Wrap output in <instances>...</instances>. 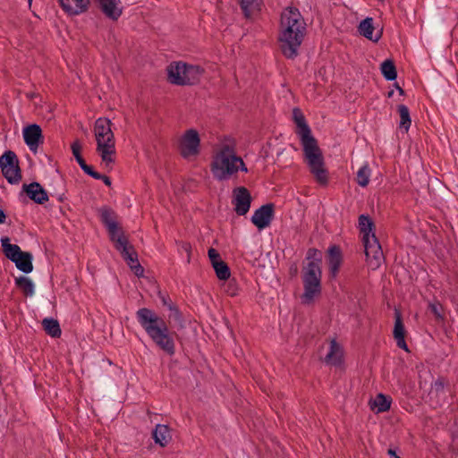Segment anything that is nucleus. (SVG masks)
I'll return each instance as SVG.
<instances>
[{
    "label": "nucleus",
    "mask_w": 458,
    "mask_h": 458,
    "mask_svg": "<svg viewBox=\"0 0 458 458\" xmlns=\"http://www.w3.org/2000/svg\"><path fill=\"white\" fill-rule=\"evenodd\" d=\"M28 2H29V5L30 6L31 3H32V0H28Z\"/></svg>",
    "instance_id": "55"
},
{
    "label": "nucleus",
    "mask_w": 458,
    "mask_h": 458,
    "mask_svg": "<svg viewBox=\"0 0 458 458\" xmlns=\"http://www.w3.org/2000/svg\"><path fill=\"white\" fill-rule=\"evenodd\" d=\"M77 163L79 164L81 170L88 175H91V174L95 171L93 166L88 165L83 158V157H79L76 158Z\"/></svg>",
    "instance_id": "37"
},
{
    "label": "nucleus",
    "mask_w": 458,
    "mask_h": 458,
    "mask_svg": "<svg viewBox=\"0 0 458 458\" xmlns=\"http://www.w3.org/2000/svg\"><path fill=\"white\" fill-rule=\"evenodd\" d=\"M62 9L69 15L74 16L86 13L90 0H58Z\"/></svg>",
    "instance_id": "17"
},
{
    "label": "nucleus",
    "mask_w": 458,
    "mask_h": 458,
    "mask_svg": "<svg viewBox=\"0 0 458 458\" xmlns=\"http://www.w3.org/2000/svg\"><path fill=\"white\" fill-rule=\"evenodd\" d=\"M204 73V69L199 65H192L186 64V80L175 76V82L178 86L195 85L199 83L200 77Z\"/></svg>",
    "instance_id": "19"
},
{
    "label": "nucleus",
    "mask_w": 458,
    "mask_h": 458,
    "mask_svg": "<svg viewBox=\"0 0 458 458\" xmlns=\"http://www.w3.org/2000/svg\"><path fill=\"white\" fill-rule=\"evenodd\" d=\"M387 454L391 456V458H401L400 456H398V455L396 454L395 450H394V449H392V448H389V449L387 450Z\"/></svg>",
    "instance_id": "51"
},
{
    "label": "nucleus",
    "mask_w": 458,
    "mask_h": 458,
    "mask_svg": "<svg viewBox=\"0 0 458 458\" xmlns=\"http://www.w3.org/2000/svg\"><path fill=\"white\" fill-rule=\"evenodd\" d=\"M136 318L153 343L165 353L174 356L175 332L171 331L165 320L150 309L141 308L137 310Z\"/></svg>",
    "instance_id": "3"
},
{
    "label": "nucleus",
    "mask_w": 458,
    "mask_h": 458,
    "mask_svg": "<svg viewBox=\"0 0 458 458\" xmlns=\"http://www.w3.org/2000/svg\"><path fill=\"white\" fill-rule=\"evenodd\" d=\"M236 167H237V172L239 170L242 171V172H245V173L248 172V168H247L245 163L243 162L242 158L241 157H238V156H237Z\"/></svg>",
    "instance_id": "45"
},
{
    "label": "nucleus",
    "mask_w": 458,
    "mask_h": 458,
    "mask_svg": "<svg viewBox=\"0 0 458 458\" xmlns=\"http://www.w3.org/2000/svg\"><path fill=\"white\" fill-rule=\"evenodd\" d=\"M254 3V0H240L241 8L246 18L250 17V6Z\"/></svg>",
    "instance_id": "39"
},
{
    "label": "nucleus",
    "mask_w": 458,
    "mask_h": 458,
    "mask_svg": "<svg viewBox=\"0 0 458 458\" xmlns=\"http://www.w3.org/2000/svg\"><path fill=\"white\" fill-rule=\"evenodd\" d=\"M216 275L219 280H228L231 276V271L228 265L223 260L213 267Z\"/></svg>",
    "instance_id": "33"
},
{
    "label": "nucleus",
    "mask_w": 458,
    "mask_h": 458,
    "mask_svg": "<svg viewBox=\"0 0 458 458\" xmlns=\"http://www.w3.org/2000/svg\"><path fill=\"white\" fill-rule=\"evenodd\" d=\"M1 245L4 255L13 262H14V260H16L23 252L18 245L12 244L10 242V238L8 236L1 238Z\"/></svg>",
    "instance_id": "23"
},
{
    "label": "nucleus",
    "mask_w": 458,
    "mask_h": 458,
    "mask_svg": "<svg viewBox=\"0 0 458 458\" xmlns=\"http://www.w3.org/2000/svg\"><path fill=\"white\" fill-rule=\"evenodd\" d=\"M152 437L156 444L165 447L171 441L170 428L167 425L157 424L152 432Z\"/></svg>",
    "instance_id": "22"
},
{
    "label": "nucleus",
    "mask_w": 458,
    "mask_h": 458,
    "mask_svg": "<svg viewBox=\"0 0 458 458\" xmlns=\"http://www.w3.org/2000/svg\"><path fill=\"white\" fill-rule=\"evenodd\" d=\"M0 168L3 176L10 184H18L21 179V169L17 155L13 150H6L0 157Z\"/></svg>",
    "instance_id": "8"
},
{
    "label": "nucleus",
    "mask_w": 458,
    "mask_h": 458,
    "mask_svg": "<svg viewBox=\"0 0 458 458\" xmlns=\"http://www.w3.org/2000/svg\"><path fill=\"white\" fill-rule=\"evenodd\" d=\"M51 196H52V197H55H55H56V199H57V200H58L59 202H64V199H66V198H65V194H64V191L59 192V191H55L54 192H51Z\"/></svg>",
    "instance_id": "47"
},
{
    "label": "nucleus",
    "mask_w": 458,
    "mask_h": 458,
    "mask_svg": "<svg viewBox=\"0 0 458 458\" xmlns=\"http://www.w3.org/2000/svg\"><path fill=\"white\" fill-rule=\"evenodd\" d=\"M341 359L342 348L335 339H332L330 342L329 352L325 357V361L327 364L338 365L341 363Z\"/></svg>",
    "instance_id": "27"
},
{
    "label": "nucleus",
    "mask_w": 458,
    "mask_h": 458,
    "mask_svg": "<svg viewBox=\"0 0 458 458\" xmlns=\"http://www.w3.org/2000/svg\"><path fill=\"white\" fill-rule=\"evenodd\" d=\"M306 34V23L296 7H286L281 13L278 40L282 54L288 59L298 55Z\"/></svg>",
    "instance_id": "2"
},
{
    "label": "nucleus",
    "mask_w": 458,
    "mask_h": 458,
    "mask_svg": "<svg viewBox=\"0 0 458 458\" xmlns=\"http://www.w3.org/2000/svg\"><path fill=\"white\" fill-rule=\"evenodd\" d=\"M251 201L252 197L246 187L239 186L233 190L232 203L234 206V211L238 216H244L249 212Z\"/></svg>",
    "instance_id": "11"
},
{
    "label": "nucleus",
    "mask_w": 458,
    "mask_h": 458,
    "mask_svg": "<svg viewBox=\"0 0 458 458\" xmlns=\"http://www.w3.org/2000/svg\"><path fill=\"white\" fill-rule=\"evenodd\" d=\"M362 242L364 246V251L368 259L372 258L376 260L380 259V258L383 256V252L379 241L375 233H372L371 236L368 237V241H366L365 238H362Z\"/></svg>",
    "instance_id": "20"
},
{
    "label": "nucleus",
    "mask_w": 458,
    "mask_h": 458,
    "mask_svg": "<svg viewBox=\"0 0 458 458\" xmlns=\"http://www.w3.org/2000/svg\"><path fill=\"white\" fill-rule=\"evenodd\" d=\"M447 384V381L445 377H439L436 382H435V390L437 393H440V392H443L444 391V388H445V386Z\"/></svg>",
    "instance_id": "43"
},
{
    "label": "nucleus",
    "mask_w": 458,
    "mask_h": 458,
    "mask_svg": "<svg viewBox=\"0 0 458 458\" xmlns=\"http://www.w3.org/2000/svg\"><path fill=\"white\" fill-rule=\"evenodd\" d=\"M370 176V169L368 165L361 166L357 173V183L361 187H366L369 184Z\"/></svg>",
    "instance_id": "34"
},
{
    "label": "nucleus",
    "mask_w": 458,
    "mask_h": 458,
    "mask_svg": "<svg viewBox=\"0 0 458 458\" xmlns=\"http://www.w3.org/2000/svg\"><path fill=\"white\" fill-rule=\"evenodd\" d=\"M394 87L397 89L398 93L401 96H404L405 95V91L399 86L398 82H395L394 84Z\"/></svg>",
    "instance_id": "50"
},
{
    "label": "nucleus",
    "mask_w": 458,
    "mask_h": 458,
    "mask_svg": "<svg viewBox=\"0 0 458 458\" xmlns=\"http://www.w3.org/2000/svg\"><path fill=\"white\" fill-rule=\"evenodd\" d=\"M51 196H52V197H55H55H56V199H57V200H58L59 202H64V199H66V198H65V194H64V191L59 192V191H55L54 192H51Z\"/></svg>",
    "instance_id": "48"
},
{
    "label": "nucleus",
    "mask_w": 458,
    "mask_h": 458,
    "mask_svg": "<svg viewBox=\"0 0 458 458\" xmlns=\"http://www.w3.org/2000/svg\"><path fill=\"white\" fill-rule=\"evenodd\" d=\"M118 251L120 252L123 259L125 260L131 270L134 273L137 277L144 276V267L140 264L138 259V253L134 247L129 242H125L118 240Z\"/></svg>",
    "instance_id": "10"
},
{
    "label": "nucleus",
    "mask_w": 458,
    "mask_h": 458,
    "mask_svg": "<svg viewBox=\"0 0 458 458\" xmlns=\"http://www.w3.org/2000/svg\"><path fill=\"white\" fill-rule=\"evenodd\" d=\"M380 71L383 77L388 81H394L397 78L396 66L393 59L385 60L380 65Z\"/></svg>",
    "instance_id": "31"
},
{
    "label": "nucleus",
    "mask_w": 458,
    "mask_h": 458,
    "mask_svg": "<svg viewBox=\"0 0 458 458\" xmlns=\"http://www.w3.org/2000/svg\"><path fill=\"white\" fill-rule=\"evenodd\" d=\"M167 80L171 84L178 85L175 82V76H179L181 79L186 80V63L183 62H173L167 66Z\"/></svg>",
    "instance_id": "21"
},
{
    "label": "nucleus",
    "mask_w": 458,
    "mask_h": 458,
    "mask_svg": "<svg viewBox=\"0 0 458 458\" xmlns=\"http://www.w3.org/2000/svg\"><path fill=\"white\" fill-rule=\"evenodd\" d=\"M236 163L237 155L233 148L225 145L210 163V171L216 180H227L237 172Z\"/></svg>",
    "instance_id": "6"
},
{
    "label": "nucleus",
    "mask_w": 458,
    "mask_h": 458,
    "mask_svg": "<svg viewBox=\"0 0 458 458\" xmlns=\"http://www.w3.org/2000/svg\"><path fill=\"white\" fill-rule=\"evenodd\" d=\"M431 314L434 315L435 320L438 324H444L445 320V310L440 303H431Z\"/></svg>",
    "instance_id": "35"
},
{
    "label": "nucleus",
    "mask_w": 458,
    "mask_h": 458,
    "mask_svg": "<svg viewBox=\"0 0 458 458\" xmlns=\"http://www.w3.org/2000/svg\"><path fill=\"white\" fill-rule=\"evenodd\" d=\"M181 247L187 253V259H188V263H189L190 259H191V245L189 242H182L181 243Z\"/></svg>",
    "instance_id": "46"
},
{
    "label": "nucleus",
    "mask_w": 458,
    "mask_h": 458,
    "mask_svg": "<svg viewBox=\"0 0 458 458\" xmlns=\"http://www.w3.org/2000/svg\"><path fill=\"white\" fill-rule=\"evenodd\" d=\"M289 274L292 277H295L298 275V267L296 264H293L290 267Z\"/></svg>",
    "instance_id": "49"
},
{
    "label": "nucleus",
    "mask_w": 458,
    "mask_h": 458,
    "mask_svg": "<svg viewBox=\"0 0 458 458\" xmlns=\"http://www.w3.org/2000/svg\"><path fill=\"white\" fill-rule=\"evenodd\" d=\"M393 95H394V90L392 89V90L388 91L387 98H392Z\"/></svg>",
    "instance_id": "53"
},
{
    "label": "nucleus",
    "mask_w": 458,
    "mask_h": 458,
    "mask_svg": "<svg viewBox=\"0 0 458 458\" xmlns=\"http://www.w3.org/2000/svg\"><path fill=\"white\" fill-rule=\"evenodd\" d=\"M90 176L97 180H102L106 186H111L112 184V181L108 176L102 174L97 171H94Z\"/></svg>",
    "instance_id": "42"
},
{
    "label": "nucleus",
    "mask_w": 458,
    "mask_h": 458,
    "mask_svg": "<svg viewBox=\"0 0 458 458\" xmlns=\"http://www.w3.org/2000/svg\"><path fill=\"white\" fill-rule=\"evenodd\" d=\"M32 259L33 257L30 252L23 251L13 263L19 270L25 274H29L33 270Z\"/></svg>",
    "instance_id": "28"
},
{
    "label": "nucleus",
    "mask_w": 458,
    "mask_h": 458,
    "mask_svg": "<svg viewBox=\"0 0 458 458\" xmlns=\"http://www.w3.org/2000/svg\"><path fill=\"white\" fill-rule=\"evenodd\" d=\"M15 285L26 297L32 296L34 294V284L32 280L27 276H21L16 277Z\"/></svg>",
    "instance_id": "29"
},
{
    "label": "nucleus",
    "mask_w": 458,
    "mask_h": 458,
    "mask_svg": "<svg viewBox=\"0 0 458 458\" xmlns=\"http://www.w3.org/2000/svg\"><path fill=\"white\" fill-rule=\"evenodd\" d=\"M435 182H436L437 183H440V181H439V179H437V178H436V179H435Z\"/></svg>",
    "instance_id": "54"
},
{
    "label": "nucleus",
    "mask_w": 458,
    "mask_h": 458,
    "mask_svg": "<svg viewBox=\"0 0 458 458\" xmlns=\"http://www.w3.org/2000/svg\"><path fill=\"white\" fill-rule=\"evenodd\" d=\"M293 119L296 124L295 132L300 137L310 173L318 183L327 185L328 182V172L325 167L322 151L318 145L317 140L311 133L303 113L299 107L293 109Z\"/></svg>",
    "instance_id": "1"
},
{
    "label": "nucleus",
    "mask_w": 458,
    "mask_h": 458,
    "mask_svg": "<svg viewBox=\"0 0 458 458\" xmlns=\"http://www.w3.org/2000/svg\"><path fill=\"white\" fill-rule=\"evenodd\" d=\"M407 331L404 327L401 310L397 308L394 309V325L393 329V336L396 342V345L405 351L409 352L408 345L405 341Z\"/></svg>",
    "instance_id": "14"
},
{
    "label": "nucleus",
    "mask_w": 458,
    "mask_h": 458,
    "mask_svg": "<svg viewBox=\"0 0 458 458\" xmlns=\"http://www.w3.org/2000/svg\"><path fill=\"white\" fill-rule=\"evenodd\" d=\"M208 258L210 259V262L212 264V267L216 266L219 263V261H223L221 259V256L219 252L215 250L214 248H210L208 251Z\"/></svg>",
    "instance_id": "38"
},
{
    "label": "nucleus",
    "mask_w": 458,
    "mask_h": 458,
    "mask_svg": "<svg viewBox=\"0 0 458 458\" xmlns=\"http://www.w3.org/2000/svg\"><path fill=\"white\" fill-rule=\"evenodd\" d=\"M359 228L360 233H362V238H365L368 241V237L371 236L372 233H375V223L371 219L369 215H360L359 216Z\"/></svg>",
    "instance_id": "26"
},
{
    "label": "nucleus",
    "mask_w": 458,
    "mask_h": 458,
    "mask_svg": "<svg viewBox=\"0 0 458 458\" xmlns=\"http://www.w3.org/2000/svg\"><path fill=\"white\" fill-rule=\"evenodd\" d=\"M226 293L230 295V296H235L237 294V287H236V284H235V280L233 279L232 281H230L228 283V286H227V289H226Z\"/></svg>",
    "instance_id": "44"
},
{
    "label": "nucleus",
    "mask_w": 458,
    "mask_h": 458,
    "mask_svg": "<svg viewBox=\"0 0 458 458\" xmlns=\"http://www.w3.org/2000/svg\"><path fill=\"white\" fill-rule=\"evenodd\" d=\"M200 138L195 129L187 130L179 143V151L182 157L189 158L199 154Z\"/></svg>",
    "instance_id": "9"
},
{
    "label": "nucleus",
    "mask_w": 458,
    "mask_h": 458,
    "mask_svg": "<svg viewBox=\"0 0 458 458\" xmlns=\"http://www.w3.org/2000/svg\"><path fill=\"white\" fill-rule=\"evenodd\" d=\"M23 139L29 148L36 153L39 145L44 142L41 127L36 123L25 126L23 128Z\"/></svg>",
    "instance_id": "13"
},
{
    "label": "nucleus",
    "mask_w": 458,
    "mask_h": 458,
    "mask_svg": "<svg viewBox=\"0 0 458 458\" xmlns=\"http://www.w3.org/2000/svg\"><path fill=\"white\" fill-rule=\"evenodd\" d=\"M275 216V204L267 203L256 209L251 216V223L259 229L263 230L270 225Z\"/></svg>",
    "instance_id": "12"
},
{
    "label": "nucleus",
    "mask_w": 458,
    "mask_h": 458,
    "mask_svg": "<svg viewBox=\"0 0 458 458\" xmlns=\"http://www.w3.org/2000/svg\"><path fill=\"white\" fill-rule=\"evenodd\" d=\"M112 124L110 119L100 117L96 120L94 126L97 151L99 153L106 166L114 163L115 140L111 129Z\"/></svg>",
    "instance_id": "5"
},
{
    "label": "nucleus",
    "mask_w": 458,
    "mask_h": 458,
    "mask_svg": "<svg viewBox=\"0 0 458 458\" xmlns=\"http://www.w3.org/2000/svg\"><path fill=\"white\" fill-rule=\"evenodd\" d=\"M306 259L308 263L303 266L301 276L304 292L301 299L303 304H310L322 291V253L316 248H310Z\"/></svg>",
    "instance_id": "4"
},
{
    "label": "nucleus",
    "mask_w": 458,
    "mask_h": 458,
    "mask_svg": "<svg viewBox=\"0 0 458 458\" xmlns=\"http://www.w3.org/2000/svg\"><path fill=\"white\" fill-rule=\"evenodd\" d=\"M72 155L74 156L75 159L81 156V144L79 140H76L73 141V143L71 145Z\"/></svg>",
    "instance_id": "40"
},
{
    "label": "nucleus",
    "mask_w": 458,
    "mask_h": 458,
    "mask_svg": "<svg viewBox=\"0 0 458 458\" xmlns=\"http://www.w3.org/2000/svg\"><path fill=\"white\" fill-rule=\"evenodd\" d=\"M42 327L45 332L55 338L60 337L62 330L59 322L53 318H46L42 320Z\"/></svg>",
    "instance_id": "30"
},
{
    "label": "nucleus",
    "mask_w": 458,
    "mask_h": 458,
    "mask_svg": "<svg viewBox=\"0 0 458 458\" xmlns=\"http://www.w3.org/2000/svg\"><path fill=\"white\" fill-rule=\"evenodd\" d=\"M98 8L105 16L116 21L123 13V7L119 6L120 0H95Z\"/></svg>",
    "instance_id": "16"
},
{
    "label": "nucleus",
    "mask_w": 458,
    "mask_h": 458,
    "mask_svg": "<svg viewBox=\"0 0 458 458\" xmlns=\"http://www.w3.org/2000/svg\"><path fill=\"white\" fill-rule=\"evenodd\" d=\"M374 30L375 27L373 25V19L371 17L365 18L360 22V25L358 26V30L361 36L374 42H377L382 35V31H380L379 34L375 38H373Z\"/></svg>",
    "instance_id": "25"
},
{
    "label": "nucleus",
    "mask_w": 458,
    "mask_h": 458,
    "mask_svg": "<svg viewBox=\"0 0 458 458\" xmlns=\"http://www.w3.org/2000/svg\"><path fill=\"white\" fill-rule=\"evenodd\" d=\"M22 192L37 204H44L49 199L47 191L38 182H33L29 184L24 183L22 185Z\"/></svg>",
    "instance_id": "15"
},
{
    "label": "nucleus",
    "mask_w": 458,
    "mask_h": 458,
    "mask_svg": "<svg viewBox=\"0 0 458 458\" xmlns=\"http://www.w3.org/2000/svg\"><path fill=\"white\" fill-rule=\"evenodd\" d=\"M98 212L100 215V220L106 227L110 241L114 242V248L118 250V240H121L123 242H124L125 244H127L129 242L128 237L124 234L123 228L120 227L115 221V212L107 206H104L99 208Z\"/></svg>",
    "instance_id": "7"
},
{
    "label": "nucleus",
    "mask_w": 458,
    "mask_h": 458,
    "mask_svg": "<svg viewBox=\"0 0 458 458\" xmlns=\"http://www.w3.org/2000/svg\"><path fill=\"white\" fill-rule=\"evenodd\" d=\"M6 215L3 209L0 208V224H4L5 222Z\"/></svg>",
    "instance_id": "52"
},
{
    "label": "nucleus",
    "mask_w": 458,
    "mask_h": 458,
    "mask_svg": "<svg viewBox=\"0 0 458 458\" xmlns=\"http://www.w3.org/2000/svg\"><path fill=\"white\" fill-rule=\"evenodd\" d=\"M392 399L384 394H377L373 400L369 401L370 409L376 413H381L388 411L391 406Z\"/></svg>",
    "instance_id": "24"
},
{
    "label": "nucleus",
    "mask_w": 458,
    "mask_h": 458,
    "mask_svg": "<svg viewBox=\"0 0 458 458\" xmlns=\"http://www.w3.org/2000/svg\"><path fill=\"white\" fill-rule=\"evenodd\" d=\"M171 311L169 315V318L174 320L177 324L178 329L184 327V319L182 317V313L179 310L178 307L173 306L172 309L169 310Z\"/></svg>",
    "instance_id": "36"
},
{
    "label": "nucleus",
    "mask_w": 458,
    "mask_h": 458,
    "mask_svg": "<svg viewBox=\"0 0 458 458\" xmlns=\"http://www.w3.org/2000/svg\"><path fill=\"white\" fill-rule=\"evenodd\" d=\"M327 262L332 277H335L343 263V253L338 245H332L327 250Z\"/></svg>",
    "instance_id": "18"
},
{
    "label": "nucleus",
    "mask_w": 458,
    "mask_h": 458,
    "mask_svg": "<svg viewBox=\"0 0 458 458\" xmlns=\"http://www.w3.org/2000/svg\"><path fill=\"white\" fill-rule=\"evenodd\" d=\"M158 296L161 300V302L164 306L167 307L168 310L172 309L175 304L172 301L168 294L162 293L160 291L158 292Z\"/></svg>",
    "instance_id": "41"
},
{
    "label": "nucleus",
    "mask_w": 458,
    "mask_h": 458,
    "mask_svg": "<svg viewBox=\"0 0 458 458\" xmlns=\"http://www.w3.org/2000/svg\"><path fill=\"white\" fill-rule=\"evenodd\" d=\"M397 111L400 114V129H404L407 131L411 126V120L410 116L409 108L405 105H399Z\"/></svg>",
    "instance_id": "32"
}]
</instances>
